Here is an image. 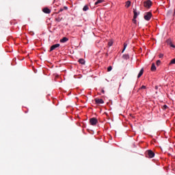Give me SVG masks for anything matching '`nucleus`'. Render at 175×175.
Masks as SVG:
<instances>
[{
	"label": "nucleus",
	"instance_id": "nucleus-7",
	"mask_svg": "<svg viewBox=\"0 0 175 175\" xmlns=\"http://www.w3.org/2000/svg\"><path fill=\"white\" fill-rule=\"evenodd\" d=\"M42 12L46 14H50L51 13V10L49 8H44L42 9Z\"/></svg>",
	"mask_w": 175,
	"mask_h": 175
},
{
	"label": "nucleus",
	"instance_id": "nucleus-24",
	"mask_svg": "<svg viewBox=\"0 0 175 175\" xmlns=\"http://www.w3.org/2000/svg\"><path fill=\"white\" fill-rule=\"evenodd\" d=\"M140 90H146V86H145V85H142V86L140 88Z\"/></svg>",
	"mask_w": 175,
	"mask_h": 175
},
{
	"label": "nucleus",
	"instance_id": "nucleus-26",
	"mask_svg": "<svg viewBox=\"0 0 175 175\" xmlns=\"http://www.w3.org/2000/svg\"><path fill=\"white\" fill-rule=\"evenodd\" d=\"M61 12H64V8H60V9H59V13Z\"/></svg>",
	"mask_w": 175,
	"mask_h": 175
},
{
	"label": "nucleus",
	"instance_id": "nucleus-12",
	"mask_svg": "<svg viewBox=\"0 0 175 175\" xmlns=\"http://www.w3.org/2000/svg\"><path fill=\"white\" fill-rule=\"evenodd\" d=\"M152 72H155L157 70V67L155 66V64L152 63L151 66Z\"/></svg>",
	"mask_w": 175,
	"mask_h": 175
},
{
	"label": "nucleus",
	"instance_id": "nucleus-29",
	"mask_svg": "<svg viewBox=\"0 0 175 175\" xmlns=\"http://www.w3.org/2000/svg\"><path fill=\"white\" fill-rule=\"evenodd\" d=\"M102 94H105V90H101Z\"/></svg>",
	"mask_w": 175,
	"mask_h": 175
},
{
	"label": "nucleus",
	"instance_id": "nucleus-20",
	"mask_svg": "<svg viewBox=\"0 0 175 175\" xmlns=\"http://www.w3.org/2000/svg\"><path fill=\"white\" fill-rule=\"evenodd\" d=\"M113 69V67H111V66H109L108 68H107V72H111V70Z\"/></svg>",
	"mask_w": 175,
	"mask_h": 175
},
{
	"label": "nucleus",
	"instance_id": "nucleus-9",
	"mask_svg": "<svg viewBox=\"0 0 175 175\" xmlns=\"http://www.w3.org/2000/svg\"><path fill=\"white\" fill-rule=\"evenodd\" d=\"M133 13H134V18H137V16H139V14H140V12H138L136 11V8H133Z\"/></svg>",
	"mask_w": 175,
	"mask_h": 175
},
{
	"label": "nucleus",
	"instance_id": "nucleus-4",
	"mask_svg": "<svg viewBox=\"0 0 175 175\" xmlns=\"http://www.w3.org/2000/svg\"><path fill=\"white\" fill-rule=\"evenodd\" d=\"M90 124L95 126L98 124V119L96 118H92L90 120Z\"/></svg>",
	"mask_w": 175,
	"mask_h": 175
},
{
	"label": "nucleus",
	"instance_id": "nucleus-13",
	"mask_svg": "<svg viewBox=\"0 0 175 175\" xmlns=\"http://www.w3.org/2000/svg\"><path fill=\"white\" fill-rule=\"evenodd\" d=\"M79 64H81V65H84L85 64V60H84V59H79Z\"/></svg>",
	"mask_w": 175,
	"mask_h": 175
},
{
	"label": "nucleus",
	"instance_id": "nucleus-30",
	"mask_svg": "<svg viewBox=\"0 0 175 175\" xmlns=\"http://www.w3.org/2000/svg\"><path fill=\"white\" fill-rule=\"evenodd\" d=\"M155 90H158V86H155Z\"/></svg>",
	"mask_w": 175,
	"mask_h": 175
},
{
	"label": "nucleus",
	"instance_id": "nucleus-14",
	"mask_svg": "<svg viewBox=\"0 0 175 175\" xmlns=\"http://www.w3.org/2000/svg\"><path fill=\"white\" fill-rule=\"evenodd\" d=\"M105 0H97V1L94 3V5H99V3H102Z\"/></svg>",
	"mask_w": 175,
	"mask_h": 175
},
{
	"label": "nucleus",
	"instance_id": "nucleus-22",
	"mask_svg": "<svg viewBox=\"0 0 175 175\" xmlns=\"http://www.w3.org/2000/svg\"><path fill=\"white\" fill-rule=\"evenodd\" d=\"M157 66H159L161 65V60L157 61Z\"/></svg>",
	"mask_w": 175,
	"mask_h": 175
},
{
	"label": "nucleus",
	"instance_id": "nucleus-2",
	"mask_svg": "<svg viewBox=\"0 0 175 175\" xmlns=\"http://www.w3.org/2000/svg\"><path fill=\"white\" fill-rule=\"evenodd\" d=\"M146 158H154V157H155V153L151 150H148L146 151Z\"/></svg>",
	"mask_w": 175,
	"mask_h": 175
},
{
	"label": "nucleus",
	"instance_id": "nucleus-17",
	"mask_svg": "<svg viewBox=\"0 0 175 175\" xmlns=\"http://www.w3.org/2000/svg\"><path fill=\"white\" fill-rule=\"evenodd\" d=\"M90 8H88V5H85L83 8V12H87Z\"/></svg>",
	"mask_w": 175,
	"mask_h": 175
},
{
	"label": "nucleus",
	"instance_id": "nucleus-21",
	"mask_svg": "<svg viewBox=\"0 0 175 175\" xmlns=\"http://www.w3.org/2000/svg\"><path fill=\"white\" fill-rule=\"evenodd\" d=\"M163 110H166V109H167V105H164L162 107Z\"/></svg>",
	"mask_w": 175,
	"mask_h": 175
},
{
	"label": "nucleus",
	"instance_id": "nucleus-8",
	"mask_svg": "<svg viewBox=\"0 0 175 175\" xmlns=\"http://www.w3.org/2000/svg\"><path fill=\"white\" fill-rule=\"evenodd\" d=\"M57 47H59V44H55L51 46L50 51H53V50H55V49H57Z\"/></svg>",
	"mask_w": 175,
	"mask_h": 175
},
{
	"label": "nucleus",
	"instance_id": "nucleus-11",
	"mask_svg": "<svg viewBox=\"0 0 175 175\" xmlns=\"http://www.w3.org/2000/svg\"><path fill=\"white\" fill-rule=\"evenodd\" d=\"M69 39L66 37L63 38L62 39L60 40L61 43H66V42H68Z\"/></svg>",
	"mask_w": 175,
	"mask_h": 175
},
{
	"label": "nucleus",
	"instance_id": "nucleus-31",
	"mask_svg": "<svg viewBox=\"0 0 175 175\" xmlns=\"http://www.w3.org/2000/svg\"><path fill=\"white\" fill-rule=\"evenodd\" d=\"M106 55H107V57L108 54H107V53H106Z\"/></svg>",
	"mask_w": 175,
	"mask_h": 175
},
{
	"label": "nucleus",
	"instance_id": "nucleus-1",
	"mask_svg": "<svg viewBox=\"0 0 175 175\" xmlns=\"http://www.w3.org/2000/svg\"><path fill=\"white\" fill-rule=\"evenodd\" d=\"M143 5L146 9H150L152 6V1L151 0H146L144 1Z\"/></svg>",
	"mask_w": 175,
	"mask_h": 175
},
{
	"label": "nucleus",
	"instance_id": "nucleus-10",
	"mask_svg": "<svg viewBox=\"0 0 175 175\" xmlns=\"http://www.w3.org/2000/svg\"><path fill=\"white\" fill-rule=\"evenodd\" d=\"M143 73H144V69L142 68L138 74L137 78L140 79V77H142V76H143Z\"/></svg>",
	"mask_w": 175,
	"mask_h": 175
},
{
	"label": "nucleus",
	"instance_id": "nucleus-3",
	"mask_svg": "<svg viewBox=\"0 0 175 175\" xmlns=\"http://www.w3.org/2000/svg\"><path fill=\"white\" fill-rule=\"evenodd\" d=\"M151 17H152V14L150 12H146L144 16V18L146 21H150V20H151Z\"/></svg>",
	"mask_w": 175,
	"mask_h": 175
},
{
	"label": "nucleus",
	"instance_id": "nucleus-25",
	"mask_svg": "<svg viewBox=\"0 0 175 175\" xmlns=\"http://www.w3.org/2000/svg\"><path fill=\"white\" fill-rule=\"evenodd\" d=\"M133 23H134V24H136V18H133Z\"/></svg>",
	"mask_w": 175,
	"mask_h": 175
},
{
	"label": "nucleus",
	"instance_id": "nucleus-16",
	"mask_svg": "<svg viewBox=\"0 0 175 175\" xmlns=\"http://www.w3.org/2000/svg\"><path fill=\"white\" fill-rule=\"evenodd\" d=\"M111 46H113V40H109L108 42V47H111Z\"/></svg>",
	"mask_w": 175,
	"mask_h": 175
},
{
	"label": "nucleus",
	"instance_id": "nucleus-28",
	"mask_svg": "<svg viewBox=\"0 0 175 175\" xmlns=\"http://www.w3.org/2000/svg\"><path fill=\"white\" fill-rule=\"evenodd\" d=\"M56 21H58V23H59V21H61V19H59V18H56Z\"/></svg>",
	"mask_w": 175,
	"mask_h": 175
},
{
	"label": "nucleus",
	"instance_id": "nucleus-19",
	"mask_svg": "<svg viewBox=\"0 0 175 175\" xmlns=\"http://www.w3.org/2000/svg\"><path fill=\"white\" fill-rule=\"evenodd\" d=\"M126 46H128V44H126V43L124 44V49L123 51H122V53H124V51H125V49H126Z\"/></svg>",
	"mask_w": 175,
	"mask_h": 175
},
{
	"label": "nucleus",
	"instance_id": "nucleus-15",
	"mask_svg": "<svg viewBox=\"0 0 175 175\" xmlns=\"http://www.w3.org/2000/svg\"><path fill=\"white\" fill-rule=\"evenodd\" d=\"M131 6V1H128L126 2L125 7L126 8H129Z\"/></svg>",
	"mask_w": 175,
	"mask_h": 175
},
{
	"label": "nucleus",
	"instance_id": "nucleus-18",
	"mask_svg": "<svg viewBox=\"0 0 175 175\" xmlns=\"http://www.w3.org/2000/svg\"><path fill=\"white\" fill-rule=\"evenodd\" d=\"M174 64H175V58L171 60V62H170V65H173Z\"/></svg>",
	"mask_w": 175,
	"mask_h": 175
},
{
	"label": "nucleus",
	"instance_id": "nucleus-23",
	"mask_svg": "<svg viewBox=\"0 0 175 175\" xmlns=\"http://www.w3.org/2000/svg\"><path fill=\"white\" fill-rule=\"evenodd\" d=\"M159 58H163V54L160 53V54L159 55Z\"/></svg>",
	"mask_w": 175,
	"mask_h": 175
},
{
	"label": "nucleus",
	"instance_id": "nucleus-6",
	"mask_svg": "<svg viewBox=\"0 0 175 175\" xmlns=\"http://www.w3.org/2000/svg\"><path fill=\"white\" fill-rule=\"evenodd\" d=\"M166 43L168 46H170V47H172L173 49H175L174 44H173V42H172V39L169 38L166 40Z\"/></svg>",
	"mask_w": 175,
	"mask_h": 175
},
{
	"label": "nucleus",
	"instance_id": "nucleus-27",
	"mask_svg": "<svg viewBox=\"0 0 175 175\" xmlns=\"http://www.w3.org/2000/svg\"><path fill=\"white\" fill-rule=\"evenodd\" d=\"M63 9H64V10H68V7L64 6Z\"/></svg>",
	"mask_w": 175,
	"mask_h": 175
},
{
	"label": "nucleus",
	"instance_id": "nucleus-5",
	"mask_svg": "<svg viewBox=\"0 0 175 175\" xmlns=\"http://www.w3.org/2000/svg\"><path fill=\"white\" fill-rule=\"evenodd\" d=\"M94 100H95L96 105H103V103H105V101H103V99H102V98H96L94 99Z\"/></svg>",
	"mask_w": 175,
	"mask_h": 175
}]
</instances>
